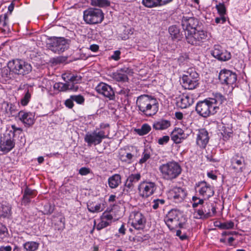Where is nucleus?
Here are the masks:
<instances>
[{
  "label": "nucleus",
  "mask_w": 251,
  "mask_h": 251,
  "mask_svg": "<svg viewBox=\"0 0 251 251\" xmlns=\"http://www.w3.org/2000/svg\"><path fill=\"white\" fill-rule=\"evenodd\" d=\"M141 177V175L138 173L130 175L125 182L123 191L128 192L129 190H132L134 187V184L140 180Z\"/></svg>",
  "instance_id": "18"
},
{
  "label": "nucleus",
  "mask_w": 251,
  "mask_h": 251,
  "mask_svg": "<svg viewBox=\"0 0 251 251\" xmlns=\"http://www.w3.org/2000/svg\"><path fill=\"white\" fill-rule=\"evenodd\" d=\"M7 67L10 72L19 75L24 76L29 74L32 71L30 64L19 59L9 61Z\"/></svg>",
  "instance_id": "3"
},
{
  "label": "nucleus",
  "mask_w": 251,
  "mask_h": 251,
  "mask_svg": "<svg viewBox=\"0 0 251 251\" xmlns=\"http://www.w3.org/2000/svg\"><path fill=\"white\" fill-rule=\"evenodd\" d=\"M207 32L198 30L196 27L189 29V44L198 45L207 38Z\"/></svg>",
  "instance_id": "11"
},
{
  "label": "nucleus",
  "mask_w": 251,
  "mask_h": 251,
  "mask_svg": "<svg viewBox=\"0 0 251 251\" xmlns=\"http://www.w3.org/2000/svg\"><path fill=\"white\" fill-rule=\"evenodd\" d=\"M121 51L117 50L114 51L113 54L111 56V58L115 60L118 61L120 59Z\"/></svg>",
  "instance_id": "55"
},
{
  "label": "nucleus",
  "mask_w": 251,
  "mask_h": 251,
  "mask_svg": "<svg viewBox=\"0 0 251 251\" xmlns=\"http://www.w3.org/2000/svg\"><path fill=\"white\" fill-rule=\"evenodd\" d=\"M185 101H186L187 102H188V96H185V99H181V104L179 105V106L181 108H185L187 106V104L185 102Z\"/></svg>",
  "instance_id": "57"
},
{
  "label": "nucleus",
  "mask_w": 251,
  "mask_h": 251,
  "mask_svg": "<svg viewBox=\"0 0 251 251\" xmlns=\"http://www.w3.org/2000/svg\"><path fill=\"white\" fill-rule=\"evenodd\" d=\"M199 25V21L198 19L194 17H189V29L196 27L197 28V26Z\"/></svg>",
  "instance_id": "51"
},
{
  "label": "nucleus",
  "mask_w": 251,
  "mask_h": 251,
  "mask_svg": "<svg viewBox=\"0 0 251 251\" xmlns=\"http://www.w3.org/2000/svg\"><path fill=\"white\" fill-rule=\"evenodd\" d=\"M165 201L164 199H154L151 202V207L154 210L159 208L160 206L164 204Z\"/></svg>",
  "instance_id": "41"
},
{
  "label": "nucleus",
  "mask_w": 251,
  "mask_h": 251,
  "mask_svg": "<svg viewBox=\"0 0 251 251\" xmlns=\"http://www.w3.org/2000/svg\"><path fill=\"white\" fill-rule=\"evenodd\" d=\"M197 188H199L198 190L199 194L207 199L212 197L214 194L213 187L204 181L197 183L195 185V189Z\"/></svg>",
  "instance_id": "14"
},
{
  "label": "nucleus",
  "mask_w": 251,
  "mask_h": 251,
  "mask_svg": "<svg viewBox=\"0 0 251 251\" xmlns=\"http://www.w3.org/2000/svg\"><path fill=\"white\" fill-rule=\"evenodd\" d=\"M209 137L207 131L204 128L200 129L197 134V144L201 148H205L209 142Z\"/></svg>",
  "instance_id": "19"
},
{
  "label": "nucleus",
  "mask_w": 251,
  "mask_h": 251,
  "mask_svg": "<svg viewBox=\"0 0 251 251\" xmlns=\"http://www.w3.org/2000/svg\"><path fill=\"white\" fill-rule=\"evenodd\" d=\"M39 246V243L34 241H28L25 242L24 245V248L26 251H35Z\"/></svg>",
  "instance_id": "33"
},
{
  "label": "nucleus",
  "mask_w": 251,
  "mask_h": 251,
  "mask_svg": "<svg viewBox=\"0 0 251 251\" xmlns=\"http://www.w3.org/2000/svg\"><path fill=\"white\" fill-rule=\"evenodd\" d=\"M71 98H72L74 101L76 102V103L78 104H83L85 101V99L84 97L81 95H71Z\"/></svg>",
  "instance_id": "45"
},
{
  "label": "nucleus",
  "mask_w": 251,
  "mask_h": 251,
  "mask_svg": "<svg viewBox=\"0 0 251 251\" xmlns=\"http://www.w3.org/2000/svg\"><path fill=\"white\" fill-rule=\"evenodd\" d=\"M226 21V18L225 16H220V17H217L215 19V23L216 24H224Z\"/></svg>",
  "instance_id": "59"
},
{
  "label": "nucleus",
  "mask_w": 251,
  "mask_h": 251,
  "mask_svg": "<svg viewBox=\"0 0 251 251\" xmlns=\"http://www.w3.org/2000/svg\"><path fill=\"white\" fill-rule=\"evenodd\" d=\"M138 189L140 196L147 198L154 193L156 189V185L154 182L144 181L140 183Z\"/></svg>",
  "instance_id": "12"
},
{
  "label": "nucleus",
  "mask_w": 251,
  "mask_h": 251,
  "mask_svg": "<svg viewBox=\"0 0 251 251\" xmlns=\"http://www.w3.org/2000/svg\"><path fill=\"white\" fill-rule=\"evenodd\" d=\"M4 104H6L7 107H9V111L11 114H13L15 111L14 106L12 103H9L7 102H4Z\"/></svg>",
  "instance_id": "60"
},
{
  "label": "nucleus",
  "mask_w": 251,
  "mask_h": 251,
  "mask_svg": "<svg viewBox=\"0 0 251 251\" xmlns=\"http://www.w3.org/2000/svg\"><path fill=\"white\" fill-rule=\"evenodd\" d=\"M181 26L185 31V35L186 39L188 38V18L187 17H183L181 21Z\"/></svg>",
  "instance_id": "42"
},
{
  "label": "nucleus",
  "mask_w": 251,
  "mask_h": 251,
  "mask_svg": "<svg viewBox=\"0 0 251 251\" xmlns=\"http://www.w3.org/2000/svg\"><path fill=\"white\" fill-rule=\"evenodd\" d=\"M91 4L94 6L105 7L110 5V1L108 0H91Z\"/></svg>",
  "instance_id": "35"
},
{
  "label": "nucleus",
  "mask_w": 251,
  "mask_h": 251,
  "mask_svg": "<svg viewBox=\"0 0 251 251\" xmlns=\"http://www.w3.org/2000/svg\"><path fill=\"white\" fill-rule=\"evenodd\" d=\"M111 76L114 80L119 82H126L128 80L127 75L122 73L118 71L113 73Z\"/></svg>",
  "instance_id": "32"
},
{
  "label": "nucleus",
  "mask_w": 251,
  "mask_h": 251,
  "mask_svg": "<svg viewBox=\"0 0 251 251\" xmlns=\"http://www.w3.org/2000/svg\"><path fill=\"white\" fill-rule=\"evenodd\" d=\"M31 92L29 91L28 89L25 90V94L23 98L21 100V103L23 106H26L30 100Z\"/></svg>",
  "instance_id": "38"
},
{
  "label": "nucleus",
  "mask_w": 251,
  "mask_h": 251,
  "mask_svg": "<svg viewBox=\"0 0 251 251\" xmlns=\"http://www.w3.org/2000/svg\"><path fill=\"white\" fill-rule=\"evenodd\" d=\"M219 109V107L215 104H212V101L209 99L199 102L196 106L197 113L204 118L215 114Z\"/></svg>",
  "instance_id": "5"
},
{
  "label": "nucleus",
  "mask_w": 251,
  "mask_h": 251,
  "mask_svg": "<svg viewBox=\"0 0 251 251\" xmlns=\"http://www.w3.org/2000/svg\"><path fill=\"white\" fill-rule=\"evenodd\" d=\"M54 88L59 91H66L68 90L76 91L78 89V86H75L72 83H64L62 82L55 83L54 85Z\"/></svg>",
  "instance_id": "27"
},
{
  "label": "nucleus",
  "mask_w": 251,
  "mask_h": 251,
  "mask_svg": "<svg viewBox=\"0 0 251 251\" xmlns=\"http://www.w3.org/2000/svg\"><path fill=\"white\" fill-rule=\"evenodd\" d=\"M170 137L168 135L163 136L158 140V143L160 145H164L168 143Z\"/></svg>",
  "instance_id": "52"
},
{
  "label": "nucleus",
  "mask_w": 251,
  "mask_h": 251,
  "mask_svg": "<svg viewBox=\"0 0 251 251\" xmlns=\"http://www.w3.org/2000/svg\"><path fill=\"white\" fill-rule=\"evenodd\" d=\"M211 55L219 60L226 61L231 58L230 52L224 50L219 45H215L213 50L211 51Z\"/></svg>",
  "instance_id": "15"
},
{
  "label": "nucleus",
  "mask_w": 251,
  "mask_h": 251,
  "mask_svg": "<svg viewBox=\"0 0 251 251\" xmlns=\"http://www.w3.org/2000/svg\"><path fill=\"white\" fill-rule=\"evenodd\" d=\"M106 138L107 136L105 135L104 131L100 130L97 131L95 130L92 133L88 132L86 133L84 137V141L89 146L97 145L100 144L102 142V139Z\"/></svg>",
  "instance_id": "10"
},
{
  "label": "nucleus",
  "mask_w": 251,
  "mask_h": 251,
  "mask_svg": "<svg viewBox=\"0 0 251 251\" xmlns=\"http://www.w3.org/2000/svg\"><path fill=\"white\" fill-rule=\"evenodd\" d=\"M15 134L11 130H6L0 137V151L6 154L15 146Z\"/></svg>",
  "instance_id": "6"
},
{
  "label": "nucleus",
  "mask_w": 251,
  "mask_h": 251,
  "mask_svg": "<svg viewBox=\"0 0 251 251\" xmlns=\"http://www.w3.org/2000/svg\"><path fill=\"white\" fill-rule=\"evenodd\" d=\"M199 74L194 70L189 71V90L196 88L199 84Z\"/></svg>",
  "instance_id": "26"
},
{
  "label": "nucleus",
  "mask_w": 251,
  "mask_h": 251,
  "mask_svg": "<svg viewBox=\"0 0 251 251\" xmlns=\"http://www.w3.org/2000/svg\"><path fill=\"white\" fill-rule=\"evenodd\" d=\"M217 10L218 14L220 16H225L226 14V10L224 3H219L215 6Z\"/></svg>",
  "instance_id": "44"
},
{
  "label": "nucleus",
  "mask_w": 251,
  "mask_h": 251,
  "mask_svg": "<svg viewBox=\"0 0 251 251\" xmlns=\"http://www.w3.org/2000/svg\"><path fill=\"white\" fill-rule=\"evenodd\" d=\"M12 247L10 246H1L0 251H11Z\"/></svg>",
  "instance_id": "64"
},
{
  "label": "nucleus",
  "mask_w": 251,
  "mask_h": 251,
  "mask_svg": "<svg viewBox=\"0 0 251 251\" xmlns=\"http://www.w3.org/2000/svg\"><path fill=\"white\" fill-rule=\"evenodd\" d=\"M182 213L177 209H172L169 211L164 218V222L168 228L171 230H174L178 226L181 227L182 223L180 219L182 217Z\"/></svg>",
  "instance_id": "7"
},
{
  "label": "nucleus",
  "mask_w": 251,
  "mask_h": 251,
  "mask_svg": "<svg viewBox=\"0 0 251 251\" xmlns=\"http://www.w3.org/2000/svg\"><path fill=\"white\" fill-rule=\"evenodd\" d=\"M7 230L6 227L0 223V235H3Z\"/></svg>",
  "instance_id": "61"
},
{
  "label": "nucleus",
  "mask_w": 251,
  "mask_h": 251,
  "mask_svg": "<svg viewBox=\"0 0 251 251\" xmlns=\"http://www.w3.org/2000/svg\"><path fill=\"white\" fill-rule=\"evenodd\" d=\"M36 195L37 192L35 190H32L26 186L24 191L21 200V204L25 206L29 205L31 201V199L35 197Z\"/></svg>",
  "instance_id": "20"
},
{
  "label": "nucleus",
  "mask_w": 251,
  "mask_h": 251,
  "mask_svg": "<svg viewBox=\"0 0 251 251\" xmlns=\"http://www.w3.org/2000/svg\"><path fill=\"white\" fill-rule=\"evenodd\" d=\"M129 220L131 226L135 229H143L145 226L146 219L143 214L138 211H133L130 215Z\"/></svg>",
  "instance_id": "13"
},
{
  "label": "nucleus",
  "mask_w": 251,
  "mask_h": 251,
  "mask_svg": "<svg viewBox=\"0 0 251 251\" xmlns=\"http://www.w3.org/2000/svg\"><path fill=\"white\" fill-rule=\"evenodd\" d=\"M218 77L221 84L231 87H233L237 80L236 73L226 69L222 70L219 74Z\"/></svg>",
  "instance_id": "9"
},
{
  "label": "nucleus",
  "mask_w": 251,
  "mask_h": 251,
  "mask_svg": "<svg viewBox=\"0 0 251 251\" xmlns=\"http://www.w3.org/2000/svg\"><path fill=\"white\" fill-rule=\"evenodd\" d=\"M18 117L20 120L27 126H30L34 124V116L31 112L21 111L18 113Z\"/></svg>",
  "instance_id": "22"
},
{
  "label": "nucleus",
  "mask_w": 251,
  "mask_h": 251,
  "mask_svg": "<svg viewBox=\"0 0 251 251\" xmlns=\"http://www.w3.org/2000/svg\"><path fill=\"white\" fill-rule=\"evenodd\" d=\"M210 211V208H206V204L203 206V208L201 209H198V214L200 216V218H207V215L204 213V211Z\"/></svg>",
  "instance_id": "50"
},
{
  "label": "nucleus",
  "mask_w": 251,
  "mask_h": 251,
  "mask_svg": "<svg viewBox=\"0 0 251 251\" xmlns=\"http://www.w3.org/2000/svg\"><path fill=\"white\" fill-rule=\"evenodd\" d=\"M150 153L148 151V150H144V151L143 152L142 156L139 160V163L143 164L146 162L147 161V160H148L150 158Z\"/></svg>",
  "instance_id": "48"
},
{
  "label": "nucleus",
  "mask_w": 251,
  "mask_h": 251,
  "mask_svg": "<svg viewBox=\"0 0 251 251\" xmlns=\"http://www.w3.org/2000/svg\"><path fill=\"white\" fill-rule=\"evenodd\" d=\"M83 19L88 25L100 24L104 20V13L100 9L90 7L83 11Z\"/></svg>",
  "instance_id": "4"
},
{
  "label": "nucleus",
  "mask_w": 251,
  "mask_h": 251,
  "mask_svg": "<svg viewBox=\"0 0 251 251\" xmlns=\"http://www.w3.org/2000/svg\"><path fill=\"white\" fill-rule=\"evenodd\" d=\"M171 137L172 140L176 144L181 143L186 137L183 130L179 128H175L171 132Z\"/></svg>",
  "instance_id": "23"
},
{
  "label": "nucleus",
  "mask_w": 251,
  "mask_h": 251,
  "mask_svg": "<svg viewBox=\"0 0 251 251\" xmlns=\"http://www.w3.org/2000/svg\"><path fill=\"white\" fill-rule=\"evenodd\" d=\"M44 214L46 215L51 214L54 210V207L50 203H47L44 206Z\"/></svg>",
  "instance_id": "49"
},
{
  "label": "nucleus",
  "mask_w": 251,
  "mask_h": 251,
  "mask_svg": "<svg viewBox=\"0 0 251 251\" xmlns=\"http://www.w3.org/2000/svg\"><path fill=\"white\" fill-rule=\"evenodd\" d=\"M169 32L172 38L178 39L179 37V29L176 25L171 26L169 28Z\"/></svg>",
  "instance_id": "36"
},
{
  "label": "nucleus",
  "mask_w": 251,
  "mask_h": 251,
  "mask_svg": "<svg viewBox=\"0 0 251 251\" xmlns=\"http://www.w3.org/2000/svg\"><path fill=\"white\" fill-rule=\"evenodd\" d=\"M214 98H209V99L211 101H212V104H215L216 105L218 103H223L226 100L225 97L219 93L214 94Z\"/></svg>",
  "instance_id": "34"
},
{
  "label": "nucleus",
  "mask_w": 251,
  "mask_h": 251,
  "mask_svg": "<svg viewBox=\"0 0 251 251\" xmlns=\"http://www.w3.org/2000/svg\"><path fill=\"white\" fill-rule=\"evenodd\" d=\"M171 125V122L169 120L161 119L153 123L152 127L156 130H163L167 129Z\"/></svg>",
  "instance_id": "24"
},
{
  "label": "nucleus",
  "mask_w": 251,
  "mask_h": 251,
  "mask_svg": "<svg viewBox=\"0 0 251 251\" xmlns=\"http://www.w3.org/2000/svg\"><path fill=\"white\" fill-rule=\"evenodd\" d=\"M133 33L131 28L124 27L123 32L119 34V37L123 40H126L129 38V35Z\"/></svg>",
  "instance_id": "37"
},
{
  "label": "nucleus",
  "mask_w": 251,
  "mask_h": 251,
  "mask_svg": "<svg viewBox=\"0 0 251 251\" xmlns=\"http://www.w3.org/2000/svg\"><path fill=\"white\" fill-rule=\"evenodd\" d=\"M231 167L237 172L242 171L243 163L244 162L243 156L239 153L235 154L230 159Z\"/></svg>",
  "instance_id": "21"
},
{
  "label": "nucleus",
  "mask_w": 251,
  "mask_h": 251,
  "mask_svg": "<svg viewBox=\"0 0 251 251\" xmlns=\"http://www.w3.org/2000/svg\"><path fill=\"white\" fill-rule=\"evenodd\" d=\"M111 222H108L101 219L100 221L96 225V222L95 221V226L98 230H100L101 229L106 227L107 226L110 225Z\"/></svg>",
  "instance_id": "40"
},
{
  "label": "nucleus",
  "mask_w": 251,
  "mask_h": 251,
  "mask_svg": "<svg viewBox=\"0 0 251 251\" xmlns=\"http://www.w3.org/2000/svg\"><path fill=\"white\" fill-rule=\"evenodd\" d=\"M149 237L150 236L148 234L143 235L139 234L133 237L132 241L135 242H142L144 241L149 239Z\"/></svg>",
  "instance_id": "43"
},
{
  "label": "nucleus",
  "mask_w": 251,
  "mask_h": 251,
  "mask_svg": "<svg viewBox=\"0 0 251 251\" xmlns=\"http://www.w3.org/2000/svg\"><path fill=\"white\" fill-rule=\"evenodd\" d=\"M206 208H210V211H204V213L207 215V217L214 216L216 213V208L215 206L210 204H206Z\"/></svg>",
  "instance_id": "46"
},
{
  "label": "nucleus",
  "mask_w": 251,
  "mask_h": 251,
  "mask_svg": "<svg viewBox=\"0 0 251 251\" xmlns=\"http://www.w3.org/2000/svg\"><path fill=\"white\" fill-rule=\"evenodd\" d=\"M130 90L128 89H121L118 93L120 95H123L125 96H128Z\"/></svg>",
  "instance_id": "62"
},
{
  "label": "nucleus",
  "mask_w": 251,
  "mask_h": 251,
  "mask_svg": "<svg viewBox=\"0 0 251 251\" xmlns=\"http://www.w3.org/2000/svg\"><path fill=\"white\" fill-rule=\"evenodd\" d=\"M191 202L192 204V207L195 209L198 207L203 204L204 201L202 199H200L196 196L193 197Z\"/></svg>",
  "instance_id": "39"
},
{
  "label": "nucleus",
  "mask_w": 251,
  "mask_h": 251,
  "mask_svg": "<svg viewBox=\"0 0 251 251\" xmlns=\"http://www.w3.org/2000/svg\"><path fill=\"white\" fill-rule=\"evenodd\" d=\"M87 206L88 211L93 213L100 212L105 208V204L103 203L96 204L95 202L90 201L87 202Z\"/></svg>",
  "instance_id": "25"
},
{
  "label": "nucleus",
  "mask_w": 251,
  "mask_h": 251,
  "mask_svg": "<svg viewBox=\"0 0 251 251\" xmlns=\"http://www.w3.org/2000/svg\"><path fill=\"white\" fill-rule=\"evenodd\" d=\"M161 0H142V4L147 8H153L162 6Z\"/></svg>",
  "instance_id": "30"
},
{
  "label": "nucleus",
  "mask_w": 251,
  "mask_h": 251,
  "mask_svg": "<svg viewBox=\"0 0 251 251\" xmlns=\"http://www.w3.org/2000/svg\"><path fill=\"white\" fill-rule=\"evenodd\" d=\"M136 104L140 113L147 117L155 115L159 110V103L156 99L148 95L139 96Z\"/></svg>",
  "instance_id": "1"
},
{
  "label": "nucleus",
  "mask_w": 251,
  "mask_h": 251,
  "mask_svg": "<svg viewBox=\"0 0 251 251\" xmlns=\"http://www.w3.org/2000/svg\"><path fill=\"white\" fill-rule=\"evenodd\" d=\"M234 224L231 221H227L224 223H221L218 226L222 229H231L233 228Z\"/></svg>",
  "instance_id": "47"
},
{
  "label": "nucleus",
  "mask_w": 251,
  "mask_h": 251,
  "mask_svg": "<svg viewBox=\"0 0 251 251\" xmlns=\"http://www.w3.org/2000/svg\"><path fill=\"white\" fill-rule=\"evenodd\" d=\"M121 182V176L117 174L112 175L108 179L109 186L112 189L117 188Z\"/></svg>",
  "instance_id": "29"
},
{
  "label": "nucleus",
  "mask_w": 251,
  "mask_h": 251,
  "mask_svg": "<svg viewBox=\"0 0 251 251\" xmlns=\"http://www.w3.org/2000/svg\"><path fill=\"white\" fill-rule=\"evenodd\" d=\"M71 40L64 37H54L49 43V48L55 53L60 54L69 48Z\"/></svg>",
  "instance_id": "8"
},
{
  "label": "nucleus",
  "mask_w": 251,
  "mask_h": 251,
  "mask_svg": "<svg viewBox=\"0 0 251 251\" xmlns=\"http://www.w3.org/2000/svg\"><path fill=\"white\" fill-rule=\"evenodd\" d=\"M96 91L100 94L103 95L110 100L115 99V93L111 86L105 83H100L96 88Z\"/></svg>",
  "instance_id": "16"
},
{
  "label": "nucleus",
  "mask_w": 251,
  "mask_h": 251,
  "mask_svg": "<svg viewBox=\"0 0 251 251\" xmlns=\"http://www.w3.org/2000/svg\"><path fill=\"white\" fill-rule=\"evenodd\" d=\"M91 173L90 169L86 167H82L79 170V174L81 176H86Z\"/></svg>",
  "instance_id": "54"
},
{
  "label": "nucleus",
  "mask_w": 251,
  "mask_h": 251,
  "mask_svg": "<svg viewBox=\"0 0 251 251\" xmlns=\"http://www.w3.org/2000/svg\"><path fill=\"white\" fill-rule=\"evenodd\" d=\"M99 46L96 44L91 45L90 47V50L93 52H97L99 50Z\"/></svg>",
  "instance_id": "63"
},
{
  "label": "nucleus",
  "mask_w": 251,
  "mask_h": 251,
  "mask_svg": "<svg viewBox=\"0 0 251 251\" xmlns=\"http://www.w3.org/2000/svg\"><path fill=\"white\" fill-rule=\"evenodd\" d=\"M187 192L181 187L174 188L170 192V195L176 203L182 202L187 196Z\"/></svg>",
  "instance_id": "17"
},
{
  "label": "nucleus",
  "mask_w": 251,
  "mask_h": 251,
  "mask_svg": "<svg viewBox=\"0 0 251 251\" xmlns=\"http://www.w3.org/2000/svg\"><path fill=\"white\" fill-rule=\"evenodd\" d=\"M159 170L164 179L172 181L180 175L182 169L178 162L172 161L161 165Z\"/></svg>",
  "instance_id": "2"
},
{
  "label": "nucleus",
  "mask_w": 251,
  "mask_h": 251,
  "mask_svg": "<svg viewBox=\"0 0 251 251\" xmlns=\"http://www.w3.org/2000/svg\"><path fill=\"white\" fill-rule=\"evenodd\" d=\"M120 72L125 74H129L130 73H132V70L129 68L128 67H123L121 68L120 70H118Z\"/></svg>",
  "instance_id": "58"
},
{
  "label": "nucleus",
  "mask_w": 251,
  "mask_h": 251,
  "mask_svg": "<svg viewBox=\"0 0 251 251\" xmlns=\"http://www.w3.org/2000/svg\"><path fill=\"white\" fill-rule=\"evenodd\" d=\"M151 130V126L148 124H144L140 128H135L134 131L140 136L147 134Z\"/></svg>",
  "instance_id": "31"
},
{
  "label": "nucleus",
  "mask_w": 251,
  "mask_h": 251,
  "mask_svg": "<svg viewBox=\"0 0 251 251\" xmlns=\"http://www.w3.org/2000/svg\"><path fill=\"white\" fill-rule=\"evenodd\" d=\"M65 106L69 108H72L74 105V100L71 98V97L69 99L66 100L65 102Z\"/></svg>",
  "instance_id": "56"
},
{
  "label": "nucleus",
  "mask_w": 251,
  "mask_h": 251,
  "mask_svg": "<svg viewBox=\"0 0 251 251\" xmlns=\"http://www.w3.org/2000/svg\"><path fill=\"white\" fill-rule=\"evenodd\" d=\"M11 206L6 202L0 203V219L7 218L11 215Z\"/></svg>",
  "instance_id": "28"
},
{
  "label": "nucleus",
  "mask_w": 251,
  "mask_h": 251,
  "mask_svg": "<svg viewBox=\"0 0 251 251\" xmlns=\"http://www.w3.org/2000/svg\"><path fill=\"white\" fill-rule=\"evenodd\" d=\"M100 219H103V220L108 222H111V220L113 219V216L111 214L105 211L102 213Z\"/></svg>",
  "instance_id": "53"
}]
</instances>
